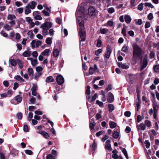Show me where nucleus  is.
I'll use <instances>...</instances> for the list:
<instances>
[{"instance_id":"nucleus-1","label":"nucleus","mask_w":159,"mask_h":159,"mask_svg":"<svg viewBox=\"0 0 159 159\" xmlns=\"http://www.w3.org/2000/svg\"><path fill=\"white\" fill-rule=\"evenodd\" d=\"M133 51V59L132 62L135 64L136 62V60L139 59L140 62H142L143 58V55L144 51L136 43H135L132 45Z\"/></svg>"},{"instance_id":"nucleus-2","label":"nucleus","mask_w":159,"mask_h":159,"mask_svg":"<svg viewBox=\"0 0 159 159\" xmlns=\"http://www.w3.org/2000/svg\"><path fill=\"white\" fill-rule=\"evenodd\" d=\"M52 23L49 22H45L42 24L40 27V28L43 29L42 34L44 36L48 35V30L52 27Z\"/></svg>"},{"instance_id":"nucleus-3","label":"nucleus","mask_w":159,"mask_h":159,"mask_svg":"<svg viewBox=\"0 0 159 159\" xmlns=\"http://www.w3.org/2000/svg\"><path fill=\"white\" fill-rule=\"evenodd\" d=\"M84 22L83 20L80 22V38L81 41H84L86 39V30L84 26Z\"/></svg>"},{"instance_id":"nucleus-4","label":"nucleus","mask_w":159,"mask_h":159,"mask_svg":"<svg viewBox=\"0 0 159 159\" xmlns=\"http://www.w3.org/2000/svg\"><path fill=\"white\" fill-rule=\"evenodd\" d=\"M59 55V51L57 49H53L50 62L52 65H53L55 62L57 60Z\"/></svg>"},{"instance_id":"nucleus-5","label":"nucleus","mask_w":159,"mask_h":159,"mask_svg":"<svg viewBox=\"0 0 159 159\" xmlns=\"http://www.w3.org/2000/svg\"><path fill=\"white\" fill-rule=\"evenodd\" d=\"M88 17V12L85 7L80 6V18H81L84 20H86Z\"/></svg>"},{"instance_id":"nucleus-6","label":"nucleus","mask_w":159,"mask_h":159,"mask_svg":"<svg viewBox=\"0 0 159 159\" xmlns=\"http://www.w3.org/2000/svg\"><path fill=\"white\" fill-rule=\"evenodd\" d=\"M88 12V16L90 18L94 17L97 16L98 11L95 7L93 6H90L89 7Z\"/></svg>"},{"instance_id":"nucleus-7","label":"nucleus","mask_w":159,"mask_h":159,"mask_svg":"<svg viewBox=\"0 0 159 159\" xmlns=\"http://www.w3.org/2000/svg\"><path fill=\"white\" fill-rule=\"evenodd\" d=\"M22 100V97L20 95H18L14 99L11 100V103L13 104H16L20 102Z\"/></svg>"},{"instance_id":"nucleus-8","label":"nucleus","mask_w":159,"mask_h":159,"mask_svg":"<svg viewBox=\"0 0 159 159\" xmlns=\"http://www.w3.org/2000/svg\"><path fill=\"white\" fill-rule=\"evenodd\" d=\"M42 44V41L39 40H33L31 42L30 44L32 48H38Z\"/></svg>"},{"instance_id":"nucleus-9","label":"nucleus","mask_w":159,"mask_h":159,"mask_svg":"<svg viewBox=\"0 0 159 159\" xmlns=\"http://www.w3.org/2000/svg\"><path fill=\"white\" fill-rule=\"evenodd\" d=\"M148 58L146 55H145L143 59V64L141 68V70H142L146 67L148 64Z\"/></svg>"},{"instance_id":"nucleus-10","label":"nucleus","mask_w":159,"mask_h":159,"mask_svg":"<svg viewBox=\"0 0 159 159\" xmlns=\"http://www.w3.org/2000/svg\"><path fill=\"white\" fill-rule=\"evenodd\" d=\"M111 52V47L108 45L107 47L106 52L104 54L105 57L107 58H109Z\"/></svg>"},{"instance_id":"nucleus-11","label":"nucleus","mask_w":159,"mask_h":159,"mask_svg":"<svg viewBox=\"0 0 159 159\" xmlns=\"http://www.w3.org/2000/svg\"><path fill=\"white\" fill-rule=\"evenodd\" d=\"M56 81L57 84L61 85L64 82V80L63 77L61 75H57L56 78Z\"/></svg>"},{"instance_id":"nucleus-12","label":"nucleus","mask_w":159,"mask_h":159,"mask_svg":"<svg viewBox=\"0 0 159 159\" xmlns=\"http://www.w3.org/2000/svg\"><path fill=\"white\" fill-rule=\"evenodd\" d=\"M75 16L76 18V20L77 21V25L78 28H79L80 26V8L78 7L77 8L76 11L75 12Z\"/></svg>"},{"instance_id":"nucleus-13","label":"nucleus","mask_w":159,"mask_h":159,"mask_svg":"<svg viewBox=\"0 0 159 159\" xmlns=\"http://www.w3.org/2000/svg\"><path fill=\"white\" fill-rule=\"evenodd\" d=\"M40 12L39 11H34L33 13V15L35 20H41L42 19V17L39 15Z\"/></svg>"},{"instance_id":"nucleus-14","label":"nucleus","mask_w":159,"mask_h":159,"mask_svg":"<svg viewBox=\"0 0 159 159\" xmlns=\"http://www.w3.org/2000/svg\"><path fill=\"white\" fill-rule=\"evenodd\" d=\"M108 96L107 99V101L109 103H111L113 102L114 101V96L113 94L111 92H108Z\"/></svg>"},{"instance_id":"nucleus-15","label":"nucleus","mask_w":159,"mask_h":159,"mask_svg":"<svg viewBox=\"0 0 159 159\" xmlns=\"http://www.w3.org/2000/svg\"><path fill=\"white\" fill-rule=\"evenodd\" d=\"M36 5L37 3L35 2L32 1L30 3H29L27 4V5L29 6L30 8L33 9L35 8Z\"/></svg>"},{"instance_id":"nucleus-16","label":"nucleus","mask_w":159,"mask_h":159,"mask_svg":"<svg viewBox=\"0 0 159 159\" xmlns=\"http://www.w3.org/2000/svg\"><path fill=\"white\" fill-rule=\"evenodd\" d=\"M125 21L128 24H129L132 20L130 17L128 15H126L124 17Z\"/></svg>"},{"instance_id":"nucleus-17","label":"nucleus","mask_w":159,"mask_h":159,"mask_svg":"<svg viewBox=\"0 0 159 159\" xmlns=\"http://www.w3.org/2000/svg\"><path fill=\"white\" fill-rule=\"evenodd\" d=\"M152 107L153 109V111L158 112V106L157 103L155 101L153 102Z\"/></svg>"},{"instance_id":"nucleus-18","label":"nucleus","mask_w":159,"mask_h":159,"mask_svg":"<svg viewBox=\"0 0 159 159\" xmlns=\"http://www.w3.org/2000/svg\"><path fill=\"white\" fill-rule=\"evenodd\" d=\"M31 8L29 7L28 5H27L25 7V13L26 15H28L31 12Z\"/></svg>"},{"instance_id":"nucleus-19","label":"nucleus","mask_w":159,"mask_h":159,"mask_svg":"<svg viewBox=\"0 0 159 159\" xmlns=\"http://www.w3.org/2000/svg\"><path fill=\"white\" fill-rule=\"evenodd\" d=\"M108 111L110 113L112 112L115 109L114 105L112 104H109L108 105Z\"/></svg>"},{"instance_id":"nucleus-20","label":"nucleus","mask_w":159,"mask_h":159,"mask_svg":"<svg viewBox=\"0 0 159 159\" xmlns=\"http://www.w3.org/2000/svg\"><path fill=\"white\" fill-rule=\"evenodd\" d=\"M27 72L30 77H33V70L32 68H29L27 69Z\"/></svg>"},{"instance_id":"nucleus-21","label":"nucleus","mask_w":159,"mask_h":159,"mask_svg":"<svg viewBox=\"0 0 159 159\" xmlns=\"http://www.w3.org/2000/svg\"><path fill=\"white\" fill-rule=\"evenodd\" d=\"M50 52V50L49 49H47L45 50L41 53L42 55L43 56H48L49 55V53Z\"/></svg>"},{"instance_id":"nucleus-22","label":"nucleus","mask_w":159,"mask_h":159,"mask_svg":"<svg viewBox=\"0 0 159 159\" xmlns=\"http://www.w3.org/2000/svg\"><path fill=\"white\" fill-rule=\"evenodd\" d=\"M31 52L30 51H25L22 55L25 57H28L31 56Z\"/></svg>"},{"instance_id":"nucleus-23","label":"nucleus","mask_w":159,"mask_h":159,"mask_svg":"<svg viewBox=\"0 0 159 159\" xmlns=\"http://www.w3.org/2000/svg\"><path fill=\"white\" fill-rule=\"evenodd\" d=\"M137 2V0H130V2L131 7H134L136 6L139 3V2Z\"/></svg>"},{"instance_id":"nucleus-24","label":"nucleus","mask_w":159,"mask_h":159,"mask_svg":"<svg viewBox=\"0 0 159 159\" xmlns=\"http://www.w3.org/2000/svg\"><path fill=\"white\" fill-rule=\"evenodd\" d=\"M15 39L14 40L16 41L17 42H18L19 40L21 38V36L20 34L17 33L15 35Z\"/></svg>"},{"instance_id":"nucleus-25","label":"nucleus","mask_w":159,"mask_h":159,"mask_svg":"<svg viewBox=\"0 0 159 159\" xmlns=\"http://www.w3.org/2000/svg\"><path fill=\"white\" fill-rule=\"evenodd\" d=\"M16 18V17L14 15L11 14L8 15L7 17V19L9 21L15 20Z\"/></svg>"},{"instance_id":"nucleus-26","label":"nucleus","mask_w":159,"mask_h":159,"mask_svg":"<svg viewBox=\"0 0 159 159\" xmlns=\"http://www.w3.org/2000/svg\"><path fill=\"white\" fill-rule=\"evenodd\" d=\"M54 81V79L52 76H49L48 77L46 80V82L47 83L52 82Z\"/></svg>"},{"instance_id":"nucleus-27","label":"nucleus","mask_w":159,"mask_h":159,"mask_svg":"<svg viewBox=\"0 0 159 159\" xmlns=\"http://www.w3.org/2000/svg\"><path fill=\"white\" fill-rule=\"evenodd\" d=\"M109 125L110 127L111 128L113 129L115 128L117 124L114 121H110L109 122Z\"/></svg>"},{"instance_id":"nucleus-28","label":"nucleus","mask_w":159,"mask_h":159,"mask_svg":"<svg viewBox=\"0 0 159 159\" xmlns=\"http://www.w3.org/2000/svg\"><path fill=\"white\" fill-rule=\"evenodd\" d=\"M119 136V132L117 131H114L112 134L113 137L115 139L117 138Z\"/></svg>"},{"instance_id":"nucleus-29","label":"nucleus","mask_w":159,"mask_h":159,"mask_svg":"<svg viewBox=\"0 0 159 159\" xmlns=\"http://www.w3.org/2000/svg\"><path fill=\"white\" fill-rule=\"evenodd\" d=\"M10 64L11 66H16L17 62L15 59H11L10 61Z\"/></svg>"},{"instance_id":"nucleus-30","label":"nucleus","mask_w":159,"mask_h":159,"mask_svg":"<svg viewBox=\"0 0 159 159\" xmlns=\"http://www.w3.org/2000/svg\"><path fill=\"white\" fill-rule=\"evenodd\" d=\"M96 123L94 120H93V123L92 122H90L89 123V127L91 130H93L94 129V127Z\"/></svg>"},{"instance_id":"nucleus-31","label":"nucleus","mask_w":159,"mask_h":159,"mask_svg":"<svg viewBox=\"0 0 159 159\" xmlns=\"http://www.w3.org/2000/svg\"><path fill=\"white\" fill-rule=\"evenodd\" d=\"M121 50L125 53H127L128 51V47L125 45H124L122 47Z\"/></svg>"},{"instance_id":"nucleus-32","label":"nucleus","mask_w":159,"mask_h":159,"mask_svg":"<svg viewBox=\"0 0 159 159\" xmlns=\"http://www.w3.org/2000/svg\"><path fill=\"white\" fill-rule=\"evenodd\" d=\"M42 74V72H37L35 73L34 79L37 80L38 78Z\"/></svg>"},{"instance_id":"nucleus-33","label":"nucleus","mask_w":159,"mask_h":159,"mask_svg":"<svg viewBox=\"0 0 159 159\" xmlns=\"http://www.w3.org/2000/svg\"><path fill=\"white\" fill-rule=\"evenodd\" d=\"M92 151H94L97 148V144L95 142V140H93V143L92 144Z\"/></svg>"},{"instance_id":"nucleus-34","label":"nucleus","mask_w":159,"mask_h":159,"mask_svg":"<svg viewBox=\"0 0 159 159\" xmlns=\"http://www.w3.org/2000/svg\"><path fill=\"white\" fill-rule=\"evenodd\" d=\"M15 79L17 80L18 81H21V82H24V80L20 75H17L15 77Z\"/></svg>"},{"instance_id":"nucleus-35","label":"nucleus","mask_w":159,"mask_h":159,"mask_svg":"<svg viewBox=\"0 0 159 159\" xmlns=\"http://www.w3.org/2000/svg\"><path fill=\"white\" fill-rule=\"evenodd\" d=\"M102 113V111H100L99 113H98L96 114V120H99L102 117L101 114Z\"/></svg>"},{"instance_id":"nucleus-36","label":"nucleus","mask_w":159,"mask_h":159,"mask_svg":"<svg viewBox=\"0 0 159 159\" xmlns=\"http://www.w3.org/2000/svg\"><path fill=\"white\" fill-rule=\"evenodd\" d=\"M52 38L48 37L46 39V43L48 45H50L52 43Z\"/></svg>"},{"instance_id":"nucleus-37","label":"nucleus","mask_w":159,"mask_h":159,"mask_svg":"<svg viewBox=\"0 0 159 159\" xmlns=\"http://www.w3.org/2000/svg\"><path fill=\"white\" fill-rule=\"evenodd\" d=\"M153 69L155 72H159V65L154 66Z\"/></svg>"},{"instance_id":"nucleus-38","label":"nucleus","mask_w":159,"mask_h":159,"mask_svg":"<svg viewBox=\"0 0 159 159\" xmlns=\"http://www.w3.org/2000/svg\"><path fill=\"white\" fill-rule=\"evenodd\" d=\"M122 151L127 159H129L127 152L126 149L125 148L123 149V150H122Z\"/></svg>"},{"instance_id":"nucleus-39","label":"nucleus","mask_w":159,"mask_h":159,"mask_svg":"<svg viewBox=\"0 0 159 159\" xmlns=\"http://www.w3.org/2000/svg\"><path fill=\"white\" fill-rule=\"evenodd\" d=\"M102 49H98L97 50H96L95 52V54L97 56H99V54L102 52Z\"/></svg>"},{"instance_id":"nucleus-40","label":"nucleus","mask_w":159,"mask_h":159,"mask_svg":"<svg viewBox=\"0 0 159 159\" xmlns=\"http://www.w3.org/2000/svg\"><path fill=\"white\" fill-rule=\"evenodd\" d=\"M27 35L30 37V38H33L34 36V34L33 33L32 30H30L27 33Z\"/></svg>"},{"instance_id":"nucleus-41","label":"nucleus","mask_w":159,"mask_h":159,"mask_svg":"<svg viewBox=\"0 0 159 159\" xmlns=\"http://www.w3.org/2000/svg\"><path fill=\"white\" fill-rule=\"evenodd\" d=\"M145 123L146 125L148 127H150L151 126V122L148 120H145Z\"/></svg>"},{"instance_id":"nucleus-42","label":"nucleus","mask_w":159,"mask_h":159,"mask_svg":"<svg viewBox=\"0 0 159 159\" xmlns=\"http://www.w3.org/2000/svg\"><path fill=\"white\" fill-rule=\"evenodd\" d=\"M109 30L108 29H105V28L101 29L100 31L101 33L102 34H105L107 32H108Z\"/></svg>"},{"instance_id":"nucleus-43","label":"nucleus","mask_w":159,"mask_h":159,"mask_svg":"<svg viewBox=\"0 0 159 159\" xmlns=\"http://www.w3.org/2000/svg\"><path fill=\"white\" fill-rule=\"evenodd\" d=\"M11 26L9 25L6 24L4 25V28L7 30L9 31L11 29Z\"/></svg>"},{"instance_id":"nucleus-44","label":"nucleus","mask_w":159,"mask_h":159,"mask_svg":"<svg viewBox=\"0 0 159 159\" xmlns=\"http://www.w3.org/2000/svg\"><path fill=\"white\" fill-rule=\"evenodd\" d=\"M54 30L52 29H51L48 31V35L49 34L50 36H53L54 35Z\"/></svg>"},{"instance_id":"nucleus-45","label":"nucleus","mask_w":159,"mask_h":159,"mask_svg":"<svg viewBox=\"0 0 159 159\" xmlns=\"http://www.w3.org/2000/svg\"><path fill=\"white\" fill-rule=\"evenodd\" d=\"M13 93V91H12L10 89L8 90L7 93H6L7 95V97H10L12 95Z\"/></svg>"},{"instance_id":"nucleus-46","label":"nucleus","mask_w":159,"mask_h":159,"mask_svg":"<svg viewBox=\"0 0 159 159\" xmlns=\"http://www.w3.org/2000/svg\"><path fill=\"white\" fill-rule=\"evenodd\" d=\"M46 158L47 159H55L56 157L51 154H50L47 155Z\"/></svg>"},{"instance_id":"nucleus-47","label":"nucleus","mask_w":159,"mask_h":159,"mask_svg":"<svg viewBox=\"0 0 159 159\" xmlns=\"http://www.w3.org/2000/svg\"><path fill=\"white\" fill-rule=\"evenodd\" d=\"M105 148L109 151H111L112 150V148H111L110 144H105Z\"/></svg>"},{"instance_id":"nucleus-48","label":"nucleus","mask_w":159,"mask_h":159,"mask_svg":"<svg viewBox=\"0 0 159 159\" xmlns=\"http://www.w3.org/2000/svg\"><path fill=\"white\" fill-rule=\"evenodd\" d=\"M96 71L93 67H90L89 68V72L90 75H92L93 74L94 72Z\"/></svg>"},{"instance_id":"nucleus-49","label":"nucleus","mask_w":159,"mask_h":159,"mask_svg":"<svg viewBox=\"0 0 159 159\" xmlns=\"http://www.w3.org/2000/svg\"><path fill=\"white\" fill-rule=\"evenodd\" d=\"M102 42L101 40L99 39H97V43L96 45L97 47H100L102 46Z\"/></svg>"},{"instance_id":"nucleus-50","label":"nucleus","mask_w":159,"mask_h":159,"mask_svg":"<svg viewBox=\"0 0 159 159\" xmlns=\"http://www.w3.org/2000/svg\"><path fill=\"white\" fill-rule=\"evenodd\" d=\"M31 63L33 66H36L38 63L37 60L36 59H33L31 61Z\"/></svg>"},{"instance_id":"nucleus-51","label":"nucleus","mask_w":159,"mask_h":159,"mask_svg":"<svg viewBox=\"0 0 159 159\" xmlns=\"http://www.w3.org/2000/svg\"><path fill=\"white\" fill-rule=\"evenodd\" d=\"M144 143L145 144L146 147L147 148H148L150 145V143L148 140H145L144 142Z\"/></svg>"},{"instance_id":"nucleus-52","label":"nucleus","mask_w":159,"mask_h":159,"mask_svg":"<svg viewBox=\"0 0 159 159\" xmlns=\"http://www.w3.org/2000/svg\"><path fill=\"white\" fill-rule=\"evenodd\" d=\"M90 87L89 86L87 85L86 87V93L88 95H89L90 93Z\"/></svg>"},{"instance_id":"nucleus-53","label":"nucleus","mask_w":159,"mask_h":159,"mask_svg":"<svg viewBox=\"0 0 159 159\" xmlns=\"http://www.w3.org/2000/svg\"><path fill=\"white\" fill-rule=\"evenodd\" d=\"M19 67L22 68L23 67V63L22 62L19 60H18L17 61Z\"/></svg>"},{"instance_id":"nucleus-54","label":"nucleus","mask_w":159,"mask_h":159,"mask_svg":"<svg viewBox=\"0 0 159 159\" xmlns=\"http://www.w3.org/2000/svg\"><path fill=\"white\" fill-rule=\"evenodd\" d=\"M143 4L142 3L139 4L138 6V9L140 11L142 10L143 8Z\"/></svg>"},{"instance_id":"nucleus-55","label":"nucleus","mask_w":159,"mask_h":159,"mask_svg":"<svg viewBox=\"0 0 159 159\" xmlns=\"http://www.w3.org/2000/svg\"><path fill=\"white\" fill-rule=\"evenodd\" d=\"M145 6L146 7H150L152 8L154 7L152 5L151 3L149 2H145L144 4Z\"/></svg>"},{"instance_id":"nucleus-56","label":"nucleus","mask_w":159,"mask_h":159,"mask_svg":"<svg viewBox=\"0 0 159 159\" xmlns=\"http://www.w3.org/2000/svg\"><path fill=\"white\" fill-rule=\"evenodd\" d=\"M16 23L15 20H10L8 21V23L11 26H13Z\"/></svg>"},{"instance_id":"nucleus-57","label":"nucleus","mask_w":159,"mask_h":159,"mask_svg":"<svg viewBox=\"0 0 159 159\" xmlns=\"http://www.w3.org/2000/svg\"><path fill=\"white\" fill-rule=\"evenodd\" d=\"M42 12L44 14L45 16H50L49 12L46 11L45 10H43L42 11Z\"/></svg>"},{"instance_id":"nucleus-58","label":"nucleus","mask_w":159,"mask_h":159,"mask_svg":"<svg viewBox=\"0 0 159 159\" xmlns=\"http://www.w3.org/2000/svg\"><path fill=\"white\" fill-rule=\"evenodd\" d=\"M139 126L142 130H144L145 129L146 126L145 124L143 123H141Z\"/></svg>"},{"instance_id":"nucleus-59","label":"nucleus","mask_w":159,"mask_h":159,"mask_svg":"<svg viewBox=\"0 0 159 159\" xmlns=\"http://www.w3.org/2000/svg\"><path fill=\"white\" fill-rule=\"evenodd\" d=\"M131 112L130 111H126L124 113L125 116L127 117H129L131 115Z\"/></svg>"},{"instance_id":"nucleus-60","label":"nucleus","mask_w":159,"mask_h":159,"mask_svg":"<svg viewBox=\"0 0 159 159\" xmlns=\"http://www.w3.org/2000/svg\"><path fill=\"white\" fill-rule=\"evenodd\" d=\"M36 99L35 98L33 97H32L30 100V101L31 103L32 104H34L35 103Z\"/></svg>"},{"instance_id":"nucleus-61","label":"nucleus","mask_w":159,"mask_h":159,"mask_svg":"<svg viewBox=\"0 0 159 159\" xmlns=\"http://www.w3.org/2000/svg\"><path fill=\"white\" fill-rule=\"evenodd\" d=\"M113 21L111 20H108L107 23V25L110 26H112L113 25Z\"/></svg>"},{"instance_id":"nucleus-62","label":"nucleus","mask_w":159,"mask_h":159,"mask_svg":"<svg viewBox=\"0 0 159 159\" xmlns=\"http://www.w3.org/2000/svg\"><path fill=\"white\" fill-rule=\"evenodd\" d=\"M25 152L27 154L29 155H32L33 154V152L32 151L30 150H26L25 151Z\"/></svg>"},{"instance_id":"nucleus-63","label":"nucleus","mask_w":159,"mask_h":159,"mask_svg":"<svg viewBox=\"0 0 159 159\" xmlns=\"http://www.w3.org/2000/svg\"><path fill=\"white\" fill-rule=\"evenodd\" d=\"M16 116L19 119H21L22 117V114L21 112L18 113L16 114Z\"/></svg>"},{"instance_id":"nucleus-64","label":"nucleus","mask_w":159,"mask_h":159,"mask_svg":"<svg viewBox=\"0 0 159 159\" xmlns=\"http://www.w3.org/2000/svg\"><path fill=\"white\" fill-rule=\"evenodd\" d=\"M43 69L42 67L39 66L36 67V70L37 72H41Z\"/></svg>"}]
</instances>
